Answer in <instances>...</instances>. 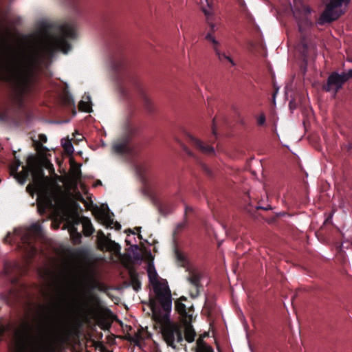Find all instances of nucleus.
<instances>
[{
	"label": "nucleus",
	"instance_id": "obj_1",
	"mask_svg": "<svg viewBox=\"0 0 352 352\" xmlns=\"http://www.w3.org/2000/svg\"><path fill=\"white\" fill-rule=\"evenodd\" d=\"M59 35L51 37L50 41L45 44L39 54H33L17 67L4 65L0 59V68L7 72L3 78L11 84L10 101L17 109L23 108L26 98L30 97L34 88L36 65L45 57L51 58L56 51L67 54L72 48L67 38H75L76 32L74 26L65 23L58 26Z\"/></svg>",
	"mask_w": 352,
	"mask_h": 352
},
{
	"label": "nucleus",
	"instance_id": "obj_2",
	"mask_svg": "<svg viewBox=\"0 0 352 352\" xmlns=\"http://www.w3.org/2000/svg\"><path fill=\"white\" fill-rule=\"evenodd\" d=\"M32 324L23 320L14 329V339L20 349H28L30 352H54V343L60 338L57 325H47L34 333Z\"/></svg>",
	"mask_w": 352,
	"mask_h": 352
},
{
	"label": "nucleus",
	"instance_id": "obj_3",
	"mask_svg": "<svg viewBox=\"0 0 352 352\" xmlns=\"http://www.w3.org/2000/svg\"><path fill=\"white\" fill-rule=\"evenodd\" d=\"M157 323L161 326V332L164 340L167 345L173 349H177V344L181 346H186L184 343L182 328L170 320L167 315L158 317Z\"/></svg>",
	"mask_w": 352,
	"mask_h": 352
},
{
	"label": "nucleus",
	"instance_id": "obj_4",
	"mask_svg": "<svg viewBox=\"0 0 352 352\" xmlns=\"http://www.w3.org/2000/svg\"><path fill=\"white\" fill-rule=\"evenodd\" d=\"M156 298L160 303L158 306L155 301L151 302V309L153 312V319L157 322L160 316L169 314L172 307L170 290L166 284H158L155 287Z\"/></svg>",
	"mask_w": 352,
	"mask_h": 352
},
{
	"label": "nucleus",
	"instance_id": "obj_5",
	"mask_svg": "<svg viewBox=\"0 0 352 352\" xmlns=\"http://www.w3.org/2000/svg\"><path fill=\"white\" fill-rule=\"evenodd\" d=\"M42 234V228L38 223L30 226L28 232L21 237V244L19 245L23 252L26 261L30 263L36 255L38 250L34 243L36 239Z\"/></svg>",
	"mask_w": 352,
	"mask_h": 352
},
{
	"label": "nucleus",
	"instance_id": "obj_6",
	"mask_svg": "<svg viewBox=\"0 0 352 352\" xmlns=\"http://www.w3.org/2000/svg\"><path fill=\"white\" fill-rule=\"evenodd\" d=\"M139 131L138 126L129 123L125 134L112 146L113 152L122 156L133 155L135 153V146L132 144V140L139 133Z\"/></svg>",
	"mask_w": 352,
	"mask_h": 352
},
{
	"label": "nucleus",
	"instance_id": "obj_7",
	"mask_svg": "<svg viewBox=\"0 0 352 352\" xmlns=\"http://www.w3.org/2000/svg\"><path fill=\"white\" fill-rule=\"evenodd\" d=\"M199 3L201 5V10L206 16L208 23H209L210 28V31L206 34V38L208 41L212 43L213 49L220 62H221L223 64L229 63L231 65V66L235 65V63L230 56H228L225 53L221 52L219 48L220 46V43L212 36V33L215 31V25L214 24L209 21V16L210 14L209 10L212 8L213 3L212 0H200Z\"/></svg>",
	"mask_w": 352,
	"mask_h": 352
},
{
	"label": "nucleus",
	"instance_id": "obj_8",
	"mask_svg": "<svg viewBox=\"0 0 352 352\" xmlns=\"http://www.w3.org/2000/svg\"><path fill=\"white\" fill-rule=\"evenodd\" d=\"M350 1L351 0H330L318 19V24L322 25L324 23H329L337 20L342 15V12L336 10V9L340 8L343 4L348 5Z\"/></svg>",
	"mask_w": 352,
	"mask_h": 352
},
{
	"label": "nucleus",
	"instance_id": "obj_9",
	"mask_svg": "<svg viewBox=\"0 0 352 352\" xmlns=\"http://www.w3.org/2000/svg\"><path fill=\"white\" fill-rule=\"evenodd\" d=\"M21 184H25L30 175H32L34 181L37 183L45 177L43 167L34 156L28 157L27 166H23Z\"/></svg>",
	"mask_w": 352,
	"mask_h": 352
},
{
	"label": "nucleus",
	"instance_id": "obj_10",
	"mask_svg": "<svg viewBox=\"0 0 352 352\" xmlns=\"http://www.w3.org/2000/svg\"><path fill=\"white\" fill-rule=\"evenodd\" d=\"M186 272H188L187 280L192 286V288L190 289V296L192 298H197L201 290H203L204 286L201 283V280L203 277V273L195 268L187 267Z\"/></svg>",
	"mask_w": 352,
	"mask_h": 352
},
{
	"label": "nucleus",
	"instance_id": "obj_11",
	"mask_svg": "<svg viewBox=\"0 0 352 352\" xmlns=\"http://www.w3.org/2000/svg\"><path fill=\"white\" fill-rule=\"evenodd\" d=\"M96 219L107 228H112L113 226L117 230L121 229V225L113 221L114 214L107 207L106 210L97 209L94 212Z\"/></svg>",
	"mask_w": 352,
	"mask_h": 352
},
{
	"label": "nucleus",
	"instance_id": "obj_12",
	"mask_svg": "<svg viewBox=\"0 0 352 352\" xmlns=\"http://www.w3.org/2000/svg\"><path fill=\"white\" fill-rule=\"evenodd\" d=\"M346 82L342 74H340L336 72H332L328 77L327 83L322 86V89L327 92L334 90L335 95L342 88Z\"/></svg>",
	"mask_w": 352,
	"mask_h": 352
},
{
	"label": "nucleus",
	"instance_id": "obj_13",
	"mask_svg": "<svg viewBox=\"0 0 352 352\" xmlns=\"http://www.w3.org/2000/svg\"><path fill=\"white\" fill-rule=\"evenodd\" d=\"M186 140L190 144L198 148L204 153L211 155L214 153L213 146L206 145L204 142L189 133H186Z\"/></svg>",
	"mask_w": 352,
	"mask_h": 352
},
{
	"label": "nucleus",
	"instance_id": "obj_14",
	"mask_svg": "<svg viewBox=\"0 0 352 352\" xmlns=\"http://www.w3.org/2000/svg\"><path fill=\"white\" fill-rule=\"evenodd\" d=\"M175 310L184 318L186 322H190L192 319V314L194 312L193 306L191 305L188 308L186 305L180 301H175Z\"/></svg>",
	"mask_w": 352,
	"mask_h": 352
},
{
	"label": "nucleus",
	"instance_id": "obj_15",
	"mask_svg": "<svg viewBox=\"0 0 352 352\" xmlns=\"http://www.w3.org/2000/svg\"><path fill=\"white\" fill-rule=\"evenodd\" d=\"M111 65L118 77L121 79L122 78V72L126 68V63L122 54H120L118 57L113 56L111 58Z\"/></svg>",
	"mask_w": 352,
	"mask_h": 352
},
{
	"label": "nucleus",
	"instance_id": "obj_16",
	"mask_svg": "<svg viewBox=\"0 0 352 352\" xmlns=\"http://www.w3.org/2000/svg\"><path fill=\"white\" fill-rule=\"evenodd\" d=\"M85 285L89 291H92L94 289H98L100 291L104 290L103 285L96 280L91 274H88L87 281Z\"/></svg>",
	"mask_w": 352,
	"mask_h": 352
},
{
	"label": "nucleus",
	"instance_id": "obj_17",
	"mask_svg": "<svg viewBox=\"0 0 352 352\" xmlns=\"http://www.w3.org/2000/svg\"><path fill=\"white\" fill-rule=\"evenodd\" d=\"M196 332L190 324L185 326L184 330L183 331V337L189 343L194 342Z\"/></svg>",
	"mask_w": 352,
	"mask_h": 352
},
{
	"label": "nucleus",
	"instance_id": "obj_18",
	"mask_svg": "<svg viewBox=\"0 0 352 352\" xmlns=\"http://www.w3.org/2000/svg\"><path fill=\"white\" fill-rule=\"evenodd\" d=\"M82 224L83 228V234L86 236H90L95 231L91 220L86 217H82Z\"/></svg>",
	"mask_w": 352,
	"mask_h": 352
},
{
	"label": "nucleus",
	"instance_id": "obj_19",
	"mask_svg": "<svg viewBox=\"0 0 352 352\" xmlns=\"http://www.w3.org/2000/svg\"><path fill=\"white\" fill-rule=\"evenodd\" d=\"M130 283L133 289L138 292L141 289V282L139 279L138 273L135 271L131 270L129 272Z\"/></svg>",
	"mask_w": 352,
	"mask_h": 352
},
{
	"label": "nucleus",
	"instance_id": "obj_20",
	"mask_svg": "<svg viewBox=\"0 0 352 352\" xmlns=\"http://www.w3.org/2000/svg\"><path fill=\"white\" fill-rule=\"evenodd\" d=\"M83 98L87 100H80L78 104V109L80 111L89 113L92 111L91 98L89 96H85Z\"/></svg>",
	"mask_w": 352,
	"mask_h": 352
},
{
	"label": "nucleus",
	"instance_id": "obj_21",
	"mask_svg": "<svg viewBox=\"0 0 352 352\" xmlns=\"http://www.w3.org/2000/svg\"><path fill=\"white\" fill-rule=\"evenodd\" d=\"M175 257L178 265L186 269L190 267L186 257L177 248L175 250Z\"/></svg>",
	"mask_w": 352,
	"mask_h": 352
},
{
	"label": "nucleus",
	"instance_id": "obj_22",
	"mask_svg": "<svg viewBox=\"0 0 352 352\" xmlns=\"http://www.w3.org/2000/svg\"><path fill=\"white\" fill-rule=\"evenodd\" d=\"M69 231L74 242L75 243H80L81 241L82 235L78 231L77 228L75 226H69Z\"/></svg>",
	"mask_w": 352,
	"mask_h": 352
},
{
	"label": "nucleus",
	"instance_id": "obj_23",
	"mask_svg": "<svg viewBox=\"0 0 352 352\" xmlns=\"http://www.w3.org/2000/svg\"><path fill=\"white\" fill-rule=\"evenodd\" d=\"M105 243L107 250L113 252L114 253L120 252L121 247L118 243L111 239H107Z\"/></svg>",
	"mask_w": 352,
	"mask_h": 352
},
{
	"label": "nucleus",
	"instance_id": "obj_24",
	"mask_svg": "<svg viewBox=\"0 0 352 352\" xmlns=\"http://www.w3.org/2000/svg\"><path fill=\"white\" fill-rule=\"evenodd\" d=\"M71 173L72 177L76 180H79L81 179V170L80 165L78 164L73 163L72 164Z\"/></svg>",
	"mask_w": 352,
	"mask_h": 352
},
{
	"label": "nucleus",
	"instance_id": "obj_25",
	"mask_svg": "<svg viewBox=\"0 0 352 352\" xmlns=\"http://www.w3.org/2000/svg\"><path fill=\"white\" fill-rule=\"evenodd\" d=\"M148 278L150 283L153 286V290L155 291V287L158 284H162L160 282L157 280V274L156 271L154 270L153 271H151V270H148Z\"/></svg>",
	"mask_w": 352,
	"mask_h": 352
},
{
	"label": "nucleus",
	"instance_id": "obj_26",
	"mask_svg": "<svg viewBox=\"0 0 352 352\" xmlns=\"http://www.w3.org/2000/svg\"><path fill=\"white\" fill-rule=\"evenodd\" d=\"M18 168L17 166L12 165L10 167V174L21 184L23 170L21 173H18Z\"/></svg>",
	"mask_w": 352,
	"mask_h": 352
},
{
	"label": "nucleus",
	"instance_id": "obj_27",
	"mask_svg": "<svg viewBox=\"0 0 352 352\" xmlns=\"http://www.w3.org/2000/svg\"><path fill=\"white\" fill-rule=\"evenodd\" d=\"M142 102H143L144 106L145 109H146V111L149 113L153 112V104H152L151 101L149 99V98L144 94H142Z\"/></svg>",
	"mask_w": 352,
	"mask_h": 352
},
{
	"label": "nucleus",
	"instance_id": "obj_28",
	"mask_svg": "<svg viewBox=\"0 0 352 352\" xmlns=\"http://www.w3.org/2000/svg\"><path fill=\"white\" fill-rule=\"evenodd\" d=\"M158 210L159 212L164 216L172 212L171 207L165 204H159Z\"/></svg>",
	"mask_w": 352,
	"mask_h": 352
},
{
	"label": "nucleus",
	"instance_id": "obj_29",
	"mask_svg": "<svg viewBox=\"0 0 352 352\" xmlns=\"http://www.w3.org/2000/svg\"><path fill=\"white\" fill-rule=\"evenodd\" d=\"M52 201L50 200H45L43 203L38 204V210L41 214H44L46 209L52 206Z\"/></svg>",
	"mask_w": 352,
	"mask_h": 352
},
{
	"label": "nucleus",
	"instance_id": "obj_30",
	"mask_svg": "<svg viewBox=\"0 0 352 352\" xmlns=\"http://www.w3.org/2000/svg\"><path fill=\"white\" fill-rule=\"evenodd\" d=\"M142 339V337L141 333L140 332H137L133 336H131L129 338V340L131 343H133L134 344L139 346Z\"/></svg>",
	"mask_w": 352,
	"mask_h": 352
},
{
	"label": "nucleus",
	"instance_id": "obj_31",
	"mask_svg": "<svg viewBox=\"0 0 352 352\" xmlns=\"http://www.w3.org/2000/svg\"><path fill=\"white\" fill-rule=\"evenodd\" d=\"M195 352H214L212 347L206 344H201Z\"/></svg>",
	"mask_w": 352,
	"mask_h": 352
},
{
	"label": "nucleus",
	"instance_id": "obj_32",
	"mask_svg": "<svg viewBox=\"0 0 352 352\" xmlns=\"http://www.w3.org/2000/svg\"><path fill=\"white\" fill-rule=\"evenodd\" d=\"M10 119L9 112L7 109L0 110V121L6 122Z\"/></svg>",
	"mask_w": 352,
	"mask_h": 352
},
{
	"label": "nucleus",
	"instance_id": "obj_33",
	"mask_svg": "<svg viewBox=\"0 0 352 352\" xmlns=\"http://www.w3.org/2000/svg\"><path fill=\"white\" fill-rule=\"evenodd\" d=\"M302 50L301 54H302V56L303 58V61L305 62V63L306 65L307 62V58H308V54H307L308 46L304 42H302Z\"/></svg>",
	"mask_w": 352,
	"mask_h": 352
},
{
	"label": "nucleus",
	"instance_id": "obj_34",
	"mask_svg": "<svg viewBox=\"0 0 352 352\" xmlns=\"http://www.w3.org/2000/svg\"><path fill=\"white\" fill-rule=\"evenodd\" d=\"M239 7L240 11L244 14L248 12V8L244 0H234Z\"/></svg>",
	"mask_w": 352,
	"mask_h": 352
},
{
	"label": "nucleus",
	"instance_id": "obj_35",
	"mask_svg": "<svg viewBox=\"0 0 352 352\" xmlns=\"http://www.w3.org/2000/svg\"><path fill=\"white\" fill-rule=\"evenodd\" d=\"M63 146L67 153L71 154L74 152V147L70 140H67Z\"/></svg>",
	"mask_w": 352,
	"mask_h": 352
},
{
	"label": "nucleus",
	"instance_id": "obj_36",
	"mask_svg": "<svg viewBox=\"0 0 352 352\" xmlns=\"http://www.w3.org/2000/svg\"><path fill=\"white\" fill-rule=\"evenodd\" d=\"M82 217H80L78 214H76L72 218L71 221L69 222L70 226H75L76 227L77 225L82 223Z\"/></svg>",
	"mask_w": 352,
	"mask_h": 352
},
{
	"label": "nucleus",
	"instance_id": "obj_37",
	"mask_svg": "<svg viewBox=\"0 0 352 352\" xmlns=\"http://www.w3.org/2000/svg\"><path fill=\"white\" fill-rule=\"evenodd\" d=\"M38 188V183L35 185L29 184L26 187V191L32 196L34 195V191Z\"/></svg>",
	"mask_w": 352,
	"mask_h": 352
},
{
	"label": "nucleus",
	"instance_id": "obj_38",
	"mask_svg": "<svg viewBox=\"0 0 352 352\" xmlns=\"http://www.w3.org/2000/svg\"><path fill=\"white\" fill-rule=\"evenodd\" d=\"M201 166V168L202 169V170L209 177H212V170H210V168L205 164L204 163H201L200 164Z\"/></svg>",
	"mask_w": 352,
	"mask_h": 352
},
{
	"label": "nucleus",
	"instance_id": "obj_39",
	"mask_svg": "<svg viewBox=\"0 0 352 352\" xmlns=\"http://www.w3.org/2000/svg\"><path fill=\"white\" fill-rule=\"evenodd\" d=\"M8 327L0 324V342L3 340L6 332L8 331Z\"/></svg>",
	"mask_w": 352,
	"mask_h": 352
},
{
	"label": "nucleus",
	"instance_id": "obj_40",
	"mask_svg": "<svg viewBox=\"0 0 352 352\" xmlns=\"http://www.w3.org/2000/svg\"><path fill=\"white\" fill-rule=\"evenodd\" d=\"M187 223H188L187 218H184V221L180 223H179L177 226V230L178 232L182 230L183 229H184L186 227Z\"/></svg>",
	"mask_w": 352,
	"mask_h": 352
},
{
	"label": "nucleus",
	"instance_id": "obj_41",
	"mask_svg": "<svg viewBox=\"0 0 352 352\" xmlns=\"http://www.w3.org/2000/svg\"><path fill=\"white\" fill-rule=\"evenodd\" d=\"M265 116L264 113L260 115L257 118V124L260 126L263 125L265 122Z\"/></svg>",
	"mask_w": 352,
	"mask_h": 352
},
{
	"label": "nucleus",
	"instance_id": "obj_42",
	"mask_svg": "<svg viewBox=\"0 0 352 352\" xmlns=\"http://www.w3.org/2000/svg\"><path fill=\"white\" fill-rule=\"evenodd\" d=\"M342 74H343L346 82L347 80L352 78V69H349L347 72H342Z\"/></svg>",
	"mask_w": 352,
	"mask_h": 352
},
{
	"label": "nucleus",
	"instance_id": "obj_43",
	"mask_svg": "<svg viewBox=\"0 0 352 352\" xmlns=\"http://www.w3.org/2000/svg\"><path fill=\"white\" fill-rule=\"evenodd\" d=\"M212 132L213 135L216 137L217 136V127H216V118H215L212 120Z\"/></svg>",
	"mask_w": 352,
	"mask_h": 352
},
{
	"label": "nucleus",
	"instance_id": "obj_44",
	"mask_svg": "<svg viewBox=\"0 0 352 352\" xmlns=\"http://www.w3.org/2000/svg\"><path fill=\"white\" fill-rule=\"evenodd\" d=\"M38 140H39L40 142L42 144V143H45L47 140V138L45 134L41 133L38 135Z\"/></svg>",
	"mask_w": 352,
	"mask_h": 352
},
{
	"label": "nucleus",
	"instance_id": "obj_45",
	"mask_svg": "<svg viewBox=\"0 0 352 352\" xmlns=\"http://www.w3.org/2000/svg\"><path fill=\"white\" fill-rule=\"evenodd\" d=\"M98 236H99L102 240L105 241V242L107 241V239H108L105 236V235H104V232H103L102 230H99V231L98 232Z\"/></svg>",
	"mask_w": 352,
	"mask_h": 352
},
{
	"label": "nucleus",
	"instance_id": "obj_46",
	"mask_svg": "<svg viewBox=\"0 0 352 352\" xmlns=\"http://www.w3.org/2000/svg\"><path fill=\"white\" fill-rule=\"evenodd\" d=\"M14 165L17 166V167L19 168L21 165V162L20 161L19 159H18L16 157V153L15 152L14 153Z\"/></svg>",
	"mask_w": 352,
	"mask_h": 352
},
{
	"label": "nucleus",
	"instance_id": "obj_47",
	"mask_svg": "<svg viewBox=\"0 0 352 352\" xmlns=\"http://www.w3.org/2000/svg\"><path fill=\"white\" fill-rule=\"evenodd\" d=\"M192 212V208L188 206H185V212H184V218H187V214L188 212Z\"/></svg>",
	"mask_w": 352,
	"mask_h": 352
},
{
	"label": "nucleus",
	"instance_id": "obj_48",
	"mask_svg": "<svg viewBox=\"0 0 352 352\" xmlns=\"http://www.w3.org/2000/svg\"><path fill=\"white\" fill-rule=\"evenodd\" d=\"M11 236V233L10 232H8L7 233V234L6 235V236L3 238V242L5 243H10V238Z\"/></svg>",
	"mask_w": 352,
	"mask_h": 352
},
{
	"label": "nucleus",
	"instance_id": "obj_49",
	"mask_svg": "<svg viewBox=\"0 0 352 352\" xmlns=\"http://www.w3.org/2000/svg\"><path fill=\"white\" fill-rule=\"evenodd\" d=\"M184 150L186 151V153L191 157H194L193 153L184 145H182Z\"/></svg>",
	"mask_w": 352,
	"mask_h": 352
},
{
	"label": "nucleus",
	"instance_id": "obj_50",
	"mask_svg": "<svg viewBox=\"0 0 352 352\" xmlns=\"http://www.w3.org/2000/svg\"><path fill=\"white\" fill-rule=\"evenodd\" d=\"M256 209L258 210V209H262V210H270L272 209V207L270 205H267V206L265 207H262V206H257L256 207Z\"/></svg>",
	"mask_w": 352,
	"mask_h": 352
},
{
	"label": "nucleus",
	"instance_id": "obj_51",
	"mask_svg": "<svg viewBox=\"0 0 352 352\" xmlns=\"http://www.w3.org/2000/svg\"><path fill=\"white\" fill-rule=\"evenodd\" d=\"M4 270H5V273L7 276H10V274H11V272L8 267V265L6 264L5 265V267H4Z\"/></svg>",
	"mask_w": 352,
	"mask_h": 352
},
{
	"label": "nucleus",
	"instance_id": "obj_52",
	"mask_svg": "<svg viewBox=\"0 0 352 352\" xmlns=\"http://www.w3.org/2000/svg\"><path fill=\"white\" fill-rule=\"evenodd\" d=\"M206 344L202 339L199 338L197 341V348H199L201 344Z\"/></svg>",
	"mask_w": 352,
	"mask_h": 352
},
{
	"label": "nucleus",
	"instance_id": "obj_53",
	"mask_svg": "<svg viewBox=\"0 0 352 352\" xmlns=\"http://www.w3.org/2000/svg\"><path fill=\"white\" fill-rule=\"evenodd\" d=\"M10 292H11V293H13V295L15 296V298H16V299H17V298H19V293H18V292H17V291H16V290H14V289H12V290L10 291Z\"/></svg>",
	"mask_w": 352,
	"mask_h": 352
},
{
	"label": "nucleus",
	"instance_id": "obj_54",
	"mask_svg": "<svg viewBox=\"0 0 352 352\" xmlns=\"http://www.w3.org/2000/svg\"><path fill=\"white\" fill-rule=\"evenodd\" d=\"M187 300V298L185 297V296H181L178 300H177L176 301H180L182 302H183V301H186Z\"/></svg>",
	"mask_w": 352,
	"mask_h": 352
},
{
	"label": "nucleus",
	"instance_id": "obj_55",
	"mask_svg": "<svg viewBox=\"0 0 352 352\" xmlns=\"http://www.w3.org/2000/svg\"><path fill=\"white\" fill-rule=\"evenodd\" d=\"M102 185V182L99 179H98L96 182H95V184H94V186L96 187L98 186H101Z\"/></svg>",
	"mask_w": 352,
	"mask_h": 352
},
{
	"label": "nucleus",
	"instance_id": "obj_56",
	"mask_svg": "<svg viewBox=\"0 0 352 352\" xmlns=\"http://www.w3.org/2000/svg\"><path fill=\"white\" fill-rule=\"evenodd\" d=\"M126 233H131L133 234H135V232L133 231L131 229H129V230H126Z\"/></svg>",
	"mask_w": 352,
	"mask_h": 352
},
{
	"label": "nucleus",
	"instance_id": "obj_57",
	"mask_svg": "<svg viewBox=\"0 0 352 352\" xmlns=\"http://www.w3.org/2000/svg\"><path fill=\"white\" fill-rule=\"evenodd\" d=\"M135 230H136L137 232H140V230H141V227H135L134 228Z\"/></svg>",
	"mask_w": 352,
	"mask_h": 352
},
{
	"label": "nucleus",
	"instance_id": "obj_58",
	"mask_svg": "<svg viewBox=\"0 0 352 352\" xmlns=\"http://www.w3.org/2000/svg\"><path fill=\"white\" fill-rule=\"evenodd\" d=\"M138 237L140 239H142V236L141 235V234L139 232L138 234Z\"/></svg>",
	"mask_w": 352,
	"mask_h": 352
},
{
	"label": "nucleus",
	"instance_id": "obj_59",
	"mask_svg": "<svg viewBox=\"0 0 352 352\" xmlns=\"http://www.w3.org/2000/svg\"><path fill=\"white\" fill-rule=\"evenodd\" d=\"M74 206H75V207H76V208H80L79 204H77V203H75V204H74Z\"/></svg>",
	"mask_w": 352,
	"mask_h": 352
},
{
	"label": "nucleus",
	"instance_id": "obj_60",
	"mask_svg": "<svg viewBox=\"0 0 352 352\" xmlns=\"http://www.w3.org/2000/svg\"><path fill=\"white\" fill-rule=\"evenodd\" d=\"M103 330H105V329H107L109 328V327H101Z\"/></svg>",
	"mask_w": 352,
	"mask_h": 352
},
{
	"label": "nucleus",
	"instance_id": "obj_61",
	"mask_svg": "<svg viewBox=\"0 0 352 352\" xmlns=\"http://www.w3.org/2000/svg\"><path fill=\"white\" fill-rule=\"evenodd\" d=\"M16 280H17V278H14L13 282H16Z\"/></svg>",
	"mask_w": 352,
	"mask_h": 352
},
{
	"label": "nucleus",
	"instance_id": "obj_62",
	"mask_svg": "<svg viewBox=\"0 0 352 352\" xmlns=\"http://www.w3.org/2000/svg\"><path fill=\"white\" fill-rule=\"evenodd\" d=\"M80 200L84 201L83 197H82L81 196H80Z\"/></svg>",
	"mask_w": 352,
	"mask_h": 352
},
{
	"label": "nucleus",
	"instance_id": "obj_63",
	"mask_svg": "<svg viewBox=\"0 0 352 352\" xmlns=\"http://www.w3.org/2000/svg\"><path fill=\"white\" fill-rule=\"evenodd\" d=\"M132 81H134V83H136V82L135 81V80L133 78L132 79Z\"/></svg>",
	"mask_w": 352,
	"mask_h": 352
}]
</instances>
